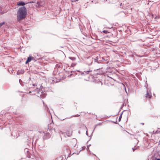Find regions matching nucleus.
Instances as JSON below:
<instances>
[{
	"instance_id": "nucleus-1",
	"label": "nucleus",
	"mask_w": 160,
	"mask_h": 160,
	"mask_svg": "<svg viewBox=\"0 0 160 160\" xmlns=\"http://www.w3.org/2000/svg\"><path fill=\"white\" fill-rule=\"evenodd\" d=\"M27 14V10L25 7L20 8L17 12V20L20 21L24 18Z\"/></svg>"
},
{
	"instance_id": "nucleus-2",
	"label": "nucleus",
	"mask_w": 160,
	"mask_h": 160,
	"mask_svg": "<svg viewBox=\"0 0 160 160\" xmlns=\"http://www.w3.org/2000/svg\"><path fill=\"white\" fill-rule=\"evenodd\" d=\"M74 124H72L66 128L65 132H61L62 133H65L68 137L71 136L72 133V128H74Z\"/></svg>"
},
{
	"instance_id": "nucleus-3",
	"label": "nucleus",
	"mask_w": 160,
	"mask_h": 160,
	"mask_svg": "<svg viewBox=\"0 0 160 160\" xmlns=\"http://www.w3.org/2000/svg\"><path fill=\"white\" fill-rule=\"evenodd\" d=\"M145 97L147 98H151L152 97L151 93L148 92H147L146 94Z\"/></svg>"
},
{
	"instance_id": "nucleus-4",
	"label": "nucleus",
	"mask_w": 160,
	"mask_h": 160,
	"mask_svg": "<svg viewBox=\"0 0 160 160\" xmlns=\"http://www.w3.org/2000/svg\"><path fill=\"white\" fill-rule=\"evenodd\" d=\"M25 3L24 2H18L17 3V6H23L25 5Z\"/></svg>"
},
{
	"instance_id": "nucleus-5",
	"label": "nucleus",
	"mask_w": 160,
	"mask_h": 160,
	"mask_svg": "<svg viewBox=\"0 0 160 160\" xmlns=\"http://www.w3.org/2000/svg\"><path fill=\"white\" fill-rule=\"evenodd\" d=\"M24 73V71L23 70H18L17 72L18 74H22Z\"/></svg>"
},
{
	"instance_id": "nucleus-6",
	"label": "nucleus",
	"mask_w": 160,
	"mask_h": 160,
	"mask_svg": "<svg viewBox=\"0 0 160 160\" xmlns=\"http://www.w3.org/2000/svg\"><path fill=\"white\" fill-rule=\"evenodd\" d=\"M34 59V58L33 57L30 55L29 57L28 58L27 60H33Z\"/></svg>"
},
{
	"instance_id": "nucleus-7",
	"label": "nucleus",
	"mask_w": 160,
	"mask_h": 160,
	"mask_svg": "<svg viewBox=\"0 0 160 160\" xmlns=\"http://www.w3.org/2000/svg\"><path fill=\"white\" fill-rule=\"evenodd\" d=\"M102 32L105 34H107L110 33V32H108V31L106 30H104Z\"/></svg>"
},
{
	"instance_id": "nucleus-8",
	"label": "nucleus",
	"mask_w": 160,
	"mask_h": 160,
	"mask_svg": "<svg viewBox=\"0 0 160 160\" xmlns=\"http://www.w3.org/2000/svg\"><path fill=\"white\" fill-rule=\"evenodd\" d=\"M5 24V22H3L2 23H0V27H1L3 25H4Z\"/></svg>"
},
{
	"instance_id": "nucleus-9",
	"label": "nucleus",
	"mask_w": 160,
	"mask_h": 160,
	"mask_svg": "<svg viewBox=\"0 0 160 160\" xmlns=\"http://www.w3.org/2000/svg\"><path fill=\"white\" fill-rule=\"evenodd\" d=\"M122 117V114H121L120 115V116L119 119H118V121L119 122L121 120V119Z\"/></svg>"
},
{
	"instance_id": "nucleus-10",
	"label": "nucleus",
	"mask_w": 160,
	"mask_h": 160,
	"mask_svg": "<svg viewBox=\"0 0 160 160\" xmlns=\"http://www.w3.org/2000/svg\"><path fill=\"white\" fill-rule=\"evenodd\" d=\"M31 61H26L25 63L26 64H27L29 62Z\"/></svg>"
},
{
	"instance_id": "nucleus-11",
	"label": "nucleus",
	"mask_w": 160,
	"mask_h": 160,
	"mask_svg": "<svg viewBox=\"0 0 160 160\" xmlns=\"http://www.w3.org/2000/svg\"><path fill=\"white\" fill-rule=\"evenodd\" d=\"M102 124V123H99V124H98L96 125V126H98V125H100Z\"/></svg>"
},
{
	"instance_id": "nucleus-12",
	"label": "nucleus",
	"mask_w": 160,
	"mask_h": 160,
	"mask_svg": "<svg viewBox=\"0 0 160 160\" xmlns=\"http://www.w3.org/2000/svg\"><path fill=\"white\" fill-rule=\"evenodd\" d=\"M132 149H133V152H134V151L135 150H136V149H133V148Z\"/></svg>"
},
{
	"instance_id": "nucleus-13",
	"label": "nucleus",
	"mask_w": 160,
	"mask_h": 160,
	"mask_svg": "<svg viewBox=\"0 0 160 160\" xmlns=\"http://www.w3.org/2000/svg\"><path fill=\"white\" fill-rule=\"evenodd\" d=\"M157 160H160V158L157 159Z\"/></svg>"
},
{
	"instance_id": "nucleus-14",
	"label": "nucleus",
	"mask_w": 160,
	"mask_h": 160,
	"mask_svg": "<svg viewBox=\"0 0 160 160\" xmlns=\"http://www.w3.org/2000/svg\"><path fill=\"white\" fill-rule=\"evenodd\" d=\"M79 116V115H78V116H77H77Z\"/></svg>"
},
{
	"instance_id": "nucleus-15",
	"label": "nucleus",
	"mask_w": 160,
	"mask_h": 160,
	"mask_svg": "<svg viewBox=\"0 0 160 160\" xmlns=\"http://www.w3.org/2000/svg\"><path fill=\"white\" fill-rule=\"evenodd\" d=\"M98 62V63H99V62Z\"/></svg>"
}]
</instances>
